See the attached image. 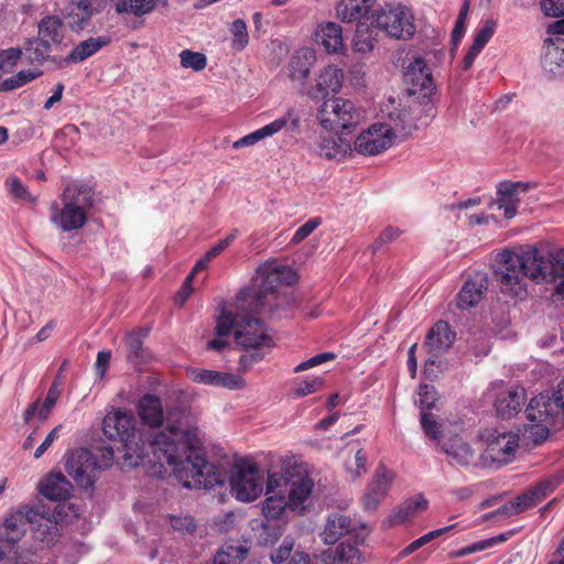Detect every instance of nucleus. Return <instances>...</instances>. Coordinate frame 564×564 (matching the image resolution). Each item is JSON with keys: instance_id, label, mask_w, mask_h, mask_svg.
I'll return each instance as SVG.
<instances>
[{"instance_id": "obj_1", "label": "nucleus", "mask_w": 564, "mask_h": 564, "mask_svg": "<svg viewBox=\"0 0 564 564\" xmlns=\"http://www.w3.org/2000/svg\"><path fill=\"white\" fill-rule=\"evenodd\" d=\"M150 446L158 459L159 469L155 473L159 475L167 465L186 488L213 489L225 484L226 473L220 466L206 460L197 429L185 424L182 413L167 417V430L156 435Z\"/></svg>"}, {"instance_id": "obj_2", "label": "nucleus", "mask_w": 564, "mask_h": 564, "mask_svg": "<svg viewBox=\"0 0 564 564\" xmlns=\"http://www.w3.org/2000/svg\"><path fill=\"white\" fill-rule=\"evenodd\" d=\"M495 261L494 275L505 295L523 299L525 278L535 283H555V293L564 294V250L546 257L536 247L527 246L518 252L503 250Z\"/></svg>"}, {"instance_id": "obj_3", "label": "nucleus", "mask_w": 564, "mask_h": 564, "mask_svg": "<svg viewBox=\"0 0 564 564\" xmlns=\"http://www.w3.org/2000/svg\"><path fill=\"white\" fill-rule=\"evenodd\" d=\"M235 307H237L235 305ZM253 311L236 312L224 310L217 318L216 334L227 336L234 332V337L238 346L246 349L241 355L239 365L243 370L251 368L256 362L264 358L263 348L274 346L273 337L263 321L249 316ZM258 313L259 311H254Z\"/></svg>"}, {"instance_id": "obj_4", "label": "nucleus", "mask_w": 564, "mask_h": 564, "mask_svg": "<svg viewBox=\"0 0 564 564\" xmlns=\"http://www.w3.org/2000/svg\"><path fill=\"white\" fill-rule=\"evenodd\" d=\"M78 516V509L72 503L58 505L52 514L53 519L46 518L37 506H23L7 514L0 525V540L17 543L30 525L36 539L51 544L58 535L57 524L67 523Z\"/></svg>"}, {"instance_id": "obj_5", "label": "nucleus", "mask_w": 564, "mask_h": 564, "mask_svg": "<svg viewBox=\"0 0 564 564\" xmlns=\"http://www.w3.org/2000/svg\"><path fill=\"white\" fill-rule=\"evenodd\" d=\"M138 421L128 411L116 410L104 417L102 431L109 440H118L121 443L122 458L129 467H137L148 463L158 465V459L151 454L148 443L142 440L137 430Z\"/></svg>"}, {"instance_id": "obj_6", "label": "nucleus", "mask_w": 564, "mask_h": 564, "mask_svg": "<svg viewBox=\"0 0 564 564\" xmlns=\"http://www.w3.org/2000/svg\"><path fill=\"white\" fill-rule=\"evenodd\" d=\"M295 281L296 273L289 265L268 261L258 267L250 284L238 293L236 306L241 311H263L268 294L281 284L291 285Z\"/></svg>"}, {"instance_id": "obj_7", "label": "nucleus", "mask_w": 564, "mask_h": 564, "mask_svg": "<svg viewBox=\"0 0 564 564\" xmlns=\"http://www.w3.org/2000/svg\"><path fill=\"white\" fill-rule=\"evenodd\" d=\"M525 416L531 423L530 434L534 442L546 440L550 429L556 424L560 416L564 422V379L552 397L541 393L532 398L525 409Z\"/></svg>"}, {"instance_id": "obj_8", "label": "nucleus", "mask_w": 564, "mask_h": 564, "mask_svg": "<svg viewBox=\"0 0 564 564\" xmlns=\"http://www.w3.org/2000/svg\"><path fill=\"white\" fill-rule=\"evenodd\" d=\"M370 20L379 31L392 39L409 40L415 32L413 15L404 6H387L375 10Z\"/></svg>"}, {"instance_id": "obj_9", "label": "nucleus", "mask_w": 564, "mask_h": 564, "mask_svg": "<svg viewBox=\"0 0 564 564\" xmlns=\"http://www.w3.org/2000/svg\"><path fill=\"white\" fill-rule=\"evenodd\" d=\"M317 119L326 130H345L357 126L362 119V113L351 100L335 97L322 104Z\"/></svg>"}, {"instance_id": "obj_10", "label": "nucleus", "mask_w": 564, "mask_h": 564, "mask_svg": "<svg viewBox=\"0 0 564 564\" xmlns=\"http://www.w3.org/2000/svg\"><path fill=\"white\" fill-rule=\"evenodd\" d=\"M264 478L256 464L241 462L231 468V495L241 502L254 501L263 491Z\"/></svg>"}, {"instance_id": "obj_11", "label": "nucleus", "mask_w": 564, "mask_h": 564, "mask_svg": "<svg viewBox=\"0 0 564 564\" xmlns=\"http://www.w3.org/2000/svg\"><path fill=\"white\" fill-rule=\"evenodd\" d=\"M394 138L395 133L390 124L377 122L356 137L351 151L364 156L378 155L392 147Z\"/></svg>"}, {"instance_id": "obj_12", "label": "nucleus", "mask_w": 564, "mask_h": 564, "mask_svg": "<svg viewBox=\"0 0 564 564\" xmlns=\"http://www.w3.org/2000/svg\"><path fill=\"white\" fill-rule=\"evenodd\" d=\"M301 117L295 108H289L281 117L234 142L235 149L253 145L281 131L294 134L300 131Z\"/></svg>"}, {"instance_id": "obj_13", "label": "nucleus", "mask_w": 564, "mask_h": 564, "mask_svg": "<svg viewBox=\"0 0 564 564\" xmlns=\"http://www.w3.org/2000/svg\"><path fill=\"white\" fill-rule=\"evenodd\" d=\"M488 393L495 398V410L503 420L517 415L527 400L524 388L509 387L502 381L491 383Z\"/></svg>"}, {"instance_id": "obj_14", "label": "nucleus", "mask_w": 564, "mask_h": 564, "mask_svg": "<svg viewBox=\"0 0 564 564\" xmlns=\"http://www.w3.org/2000/svg\"><path fill=\"white\" fill-rule=\"evenodd\" d=\"M66 471L82 488H91L97 479V455L88 449H77L66 460Z\"/></svg>"}, {"instance_id": "obj_15", "label": "nucleus", "mask_w": 564, "mask_h": 564, "mask_svg": "<svg viewBox=\"0 0 564 564\" xmlns=\"http://www.w3.org/2000/svg\"><path fill=\"white\" fill-rule=\"evenodd\" d=\"M138 411L141 420L148 424L151 427H158L162 425V423L165 421V427L153 434L149 441H148V447L153 455L152 448L150 446L153 438L159 435L162 432H165L167 430V417L174 413H182L184 415V423L187 424L191 429H195L189 424V416L183 411L180 410H173L166 412V414H163L162 403L159 397L152 395V394H145L143 395L139 403H138Z\"/></svg>"}, {"instance_id": "obj_16", "label": "nucleus", "mask_w": 564, "mask_h": 564, "mask_svg": "<svg viewBox=\"0 0 564 564\" xmlns=\"http://www.w3.org/2000/svg\"><path fill=\"white\" fill-rule=\"evenodd\" d=\"M456 338L455 332H453L447 322L438 321L429 330L425 339V346L427 348L430 358L425 361L424 372L431 375L433 367L436 364V359L447 351L453 345Z\"/></svg>"}, {"instance_id": "obj_17", "label": "nucleus", "mask_w": 564, "mask_h": 564, "mask_svg": "<svg viewBox=\"0 0 564 564\" xmlns=\"http://www.w3.org/2000/svg\"><path fill=\"white\" fill-rule=\"evenodd\" d=\"M293 469L294 473L288 470L285 477L286 481H290L289 509L292 511H304L305 502L313 491L314 481L305 474L302 466L295 465Z\"/></svg>"}, {"instance_id": "obj_18", "label": "nucleus", "mask_w": 564, "mask_h": 564, "mask_svg": "<svg viewBox=\"0 0 564 564\" xmlns=\"http://www.w3.org/2000/svg\"><path fill=\"white\" fill-rule=\"evenodd\" d=\"M394 477L395 475L392 470L388 469L383 464H379L376 468L373 480L361 500L366 510L373 511L378 508L379 503L388 495Z\"/></svg>"}, {"instance_id": "obj_19", "label": "nucleus", "mask_w": 564, "mask_h": 564, "mask_svg": "<svg viewBox=\"0 0 564 564\" xmlns=\"http://www.w3.org/2000/svg\"><path fill=\"white\" fill-rule=\"evenodd\" d=\"M441 451L446 455L451 465L468 467L475 465L478 452L465 438L455 435L441 444Z\"/></svg>"}, {"instance_id": "obj_20", "label": "nucleus", "mask_w": 564, "mask_h": 564, "mask_svg": "<svg viewBox=\"0 0 564 564\" xmlns=\"http://www.w3.org/2000/svg\"><path fill=\"white\" fill-rule=\"evenodd\" d=\"M187 376L194 382L227 388L230 390H238L245 386V381L241 376L229 372L192 368L187 370Z\"/></svg>"}, {"instance_id": "obj_21", "label": "nucleus", "mask_w": 564, "mask_h": 564, "mask_svg": "<svg viewBox=\"0 0 564 564\" xmlns=\"http://www.w3.org/2000/svg\"><path fill=\"white\" fill-rule=\"evenodd\" d=\"M518 447L519 437L517 434L501 433L488 442L485 455L492 463L503 465L511 462Z\"/></svg>"}, {"instance_id": "obj_22", "label": "nucleus", "mask_w": 564, "mask_h": 564, "mask_svg": "<svg viewBox=\"0 0 564 564\" xmlns=\"http://www.w3.org/2000/svg\"><path fill=\"white\" fill-rule=\"evenodd\" d=\"M87 220L88 214L65 203H62V206H51V223L64 232L83 228Z\"/></svg>"}, {"instance_id": "obj_23", "label": "nucleus", "mask_w": 564, "mask_h": 564, "mask_svg": "<svg viewBox=\"0 0 564 564\" xmlns=\"http://www.w3.org/2000/svg\"><path fill=\"white\" fill-rule=\"evenodd\" d=\"M111 39L109 35L89 37L79 42L66 57H54L53 62H55L59 67L82 63L105 46L109 45Z\"/></svg>"}, {"instance_id": "obj_24", "label": "nucleus", "mask_w": 564, "mask_h": 564, "mask_svg": "<svg viewBox=\"0 0 564 564\" xmlns=\"http://www.w3.org/2000/svg\"><path fill=\"white\" fill-rule=\"evenodd\" d=\"M343 70L334 65L325 66L316 79L314 87L307 94L312 99H324L329 94L337 93L343 83Z\"/></svg>"}, {"instance_id": "obj_25", "label": "nucleus", "mask_w": 564, "mask_h": 564, "mask_svg": "<svg viewBox=\"0 0 564 564\" xmlns=\"http://www.w3.org/2000/svg\"><path fill=\"white\" fill-rule=\"evenodd\" d=\"M61 200L88 214L95 203V193L91 186L83 182H72L63 189Z\"/></svg>"}, {"instance_id": "obj_26", "label": "nucleus", "mask_w": 564, "mask_h": 564, "mask_svg": "<svg viewBox=\"0 0 564 564\" xmlns=\"http://www.w3.org/2000/svg\"><path fill=\"white\" fill-rule=\"evenodd\" d=\"M488 289V279L485 273L477 272L470 276L463 285L457 297V306L462 310H468L476 306L484 297Z\"/></svg>"}, {"instance_id": "obj_27", "label": "nucleus", "mask_w": 564, "mask_h": 564, "mask_svg": "<svg viewBox=\"0 0 564 564\" xmlns=\"http://www.w3.org/2000/svg\"><path fill=\"white\" fill-rule=\"evenodd\" d=\"M543 69L553 75H564V39L556 36L544 42L542 55Z\"/></svg>"}, {"instance_id": "obj_28", "label": "nucleus", "mask_w": 564, "mask_h": 564, "mask_svg": "<svg viewBox=\"0 0 564 564\" xmlns=\"http://www.w3.org/2000/svg\"><path fill=\"white\" fill-rule=\"evenodd\" d=\"M405 80L412 86L413 93H427L434 87L431 69L423 57H415L406 67Z\"/></svg>"}, {"instance_id": "obj_29", "label": "nucleus", "mask_w": 564, "mask_h": 564, "mask_svg": "<svg viewBox=\"0 0 564 564\" xmlns=\"http://www.w3.org/2000/svg\"><path fill=\"white\" fill-rule=\"evenodd\" d=\"M73 485L61 473H52L43 477L39 482V491L42 496L53 501L66 500L70 497Z\"/></svg>"}, {"instance_id": "obj_30", "label": "nucleus", "mask_w": 564, "mask_h": 564, "mask_svg": "<svg viewBox=\"0 0 564 564\" xmlns=\"http://www.w3.org/2000/svg\"><path fill=\"white\" fill-rule=\"evenodd\" d=\"M315 151L319 156L327 160L340 161L351 151V147L340 137L323 134L316 141Z\"/></svg>"}, {"instance_id": "obj_31", "label": "nucleus", "mask_w": 564, "mask_h": 564, "mask_svg": "<svg viewBox=\"0 0 564 564\" xmlns=\"http://www.w3.org/2000/svg\"><path fill=\"white\" fill-rule=\"evenodd\" d=\"M315 59L316 56L313 50L307 47H302L297 50L292 55L289 63V76L291 80L304 85L311 73V67L314 64Z\"/></svg>"}, {"instance_id": "obj_32", "label": "nucleus", "mask_w": 564, "mask_h": 564, "mask_svg": "<svg viewBox=\"0 0 564 564\" xmlns=\"http://www.w3.org/2000/svg\"><path fill=\"white\" fill-rule=\"evenodd\" d=\"M497 23L492 19H488L484 22L481 28L476 32L471 46L463 59V69H469L478 54L486 46L489 40L492 37L496 31Z\"/></svg>"}, {"instance_id": "obj_33", "label": "nucleus", "mask_w": 564, "mask_h": 564, "mask_svg": "<svg viewBox=\"0 0 564 564\" xmlns=\"http://www.w3.org/2000/svg\"><path fill=\"white\" fill-rule=\"evenodd\" d=\"M61 375H58L52 386L50 387L46 398L43 403L39 400L33 402L24 412V420L28 422L31 417L37 413L39 417L45 420L51 411L53 410L57 399L61 395Z\"/></svg>"}, {"instance_id": "obj_34", "label": "nucleus", "mask_w": 564, "mask_h": 564, "mask_svg": "<svg viewBox=\"0 0 564 564\" xmlns=\"http://www.w3.org/2000/svg\"><path fill=\"white\" fill-rule=\"evenodd\" d=\"M352 529L351 520L340 513H333L327 518L321 536L326 544H335Z\"/></svg>"}, {"instance_id": "obj_35", "label": "nucleus", "mask_w": 564, "mask_h": 564, "mask_svg": "<svg viewBox=\"0 0 564 564\" xmlns=\"http://www.w3.org/2000/svg\"><path fill=\"white\" fill-rule=\"evenodd\" d=\"M379 30L375 23L359 21L352 39V47L355 52L367 54L370 53L378 42Z\"/></svg>"}, {"instance_id": "obj_36", "label": "nucleus", "mask_w": 564, "mask_h": 564, "mask_svg": "<svg viewBox=\"0 0 564 564\" xmlns=\"http://www.w3.org/2000/svg\"><path fill=\"white\" fill-rule=\"evenodd\" d=\"M341 28L334 23L327 22L322 24L315 32V41L322 44L329 53H338L343 48Z\"/></svg>"}, {"instance_id": "obj_37", "label": "nucleus", "mask_w": 564, "mask_h": 564, "mask_svg": "<svg viewBox=\"0 0 564 564\" xmlns=\"http://www.w3.org/2000/svg\"><path fill=\"white\" fill-rule=\"evenodd\" d=\"M376 0H341L337 15L343 22L360 21L373 7Z\"/></svg>"}, {"instance_id": "obj_38", "label": "nucleus", "mask_w": 564, "mask_h": 564, "mask_svg": "<svg viewBox=\"0 0 564 564\" xmlns=\"http://www.w3.org/2000/svg\"><path fill=\"white\" fill-rule=\"evenodd\" d=\"M39 36L51 45H59L64 40V24L56 15H46L37 24Z\"/></svg>"}, {"instance_id": "obj_39", "label": "nucleus", "mask_w": 564, "mask_h": 564, "mask_svg": "<svg viewBox=\"0 0 564 564\" xmlns=\"http://www.w3.org/2000/svg\"><path fill=\"white\" fill-rule=\"evenodd\" d=\"M250 547L242 543H226L214 555L213 564H242Z\"/></svg>"}, {"instance_id": "obj_40", "label": "nucleus", "mask_w": 564, "mask_h": 564, "mask_svg": "<svg viewBox=\"0 0 564 564\" xmlns=\"http://www.w3.org/2000/svg\"><path fill=\"white\" fill-rule=\"evenodd\" d=\"M147 329H137L126 336L127 358L133 365L143 362L148 354L143 348V338L147 337Z\"/></svg>"}, {"instance_id": "obj_41", "label": "nucleus", "mask_w": 564, "mask_h": 564, "mask_svg": "<svg viewBox=\"0 0 564 564\" xmlns=\"http://www.w3.org/2000/svg\"><path fill=\"white\" fill-rule=\"evenodd\" d=\"M429 501L421 495L409 499L389 517L391 524H401L410 520L417 511L425 510Z\"/></svg>"}, {"instance_id": "obj_42", "label": "nucleus", "mask_w": 564, "mask_h": 564, "mask_svg": "<svg viewBox=\"0 0 564 564\" xmlns=\"http://www.w3.org/2000/svg\"><path fill=\"white\" fill-rule=\"evenodd\" d=\"M158 2L159 0H119L116 3V12L142 17L151 13L158 6Z\"/></svg>"}, {"instance_id": "obj_43", "label": "nucleus", "mask_w": 564, "mask_h": 564, "mask_svg": "<svg viewBox=\"0 0 564 564\" xmlns=\"http://www.w3.org/2000/svg\"><path fill=\"white\" fill-rule=\"evenodd\" d=\"M538 503L539 500L535 498L534 494L528 489L512 501L503 505L499 511L506 516H513L523 512L524 510L530 509Z\"/></svg>"}, {"instance_id": "obj_44", "label": "nucleus", "mask_w": 564, "mask_h": 564, "mask_svg": "<svg viewBox=\"0 0 564 564\" xmlns=\"http://www.w3.org/2000/svg\"><path fill=\"white\" fill-rule=\"evenodd\" d=\"M24 51L31 63L42 64L50 58L51 44L40 37L29 39L25 42Z\"/></svg>"}, {"instance_id": "obj_45", "label": "nucleus", "mask_w": 564, "mask_h": 564, "mask_svg": "<svg viewBox=\"0 0 564 564\" xmlns=\"http://www.w3.org/2000/svg\"><path fill=\"white\" fill-rule=\"evenodd\" d=\"M42 75L41 70L25 69L0 83V91H9L24 86Z\"/></svg>"}, {"instance_id": "obj_46", "label": "nucleus", "mask_w": 564, "mask_h": 564, "mask_svg": "<svg viewBox=\"0 0 564 564\" xmlns=\"http://www.w3.org/2000/svg\"><path fill=\"white\" fill-rule=\"evenodd\" d=\"M285 508H289L285 497L283 495H272L263 501L262 513L267 519L275 520L282 516Z\"/></svg>"}, {"instance_id": "obj_47", "label": "nucleus", "mask_w": 564, "mask_h": 564, "mask_svg": "<svg viewBox=\"0 0 564 564\" xmlns=\"http://www.w3.org/2000/svg\"><path fill=\"white\" fill-rule=\"evenodd\" d=\"M230 32L232 35L231 39V47L237 52L243 51L249 43V34L247 30V24L242 19H236L232 21L230 26Z\"/></svg>"}, {"instance_id": "obj_48", "label": "nucleus", "mask_w": 564, "mask_h": 564, "mask_svg": "<svg viewBox=\"0 0 564 564\" xmlns=\"http://www.w3.org/2000/svg\"><path fill=\"white\" fill-rule=\"evenodd\" d=\"M529 184L522 182H501L497 187L498 200H519L517 194L527 192Z\"/></svg>"}, {"instance_id": "obj_49", "label": "nucleus", "mask_w": 564, "mask_h": 564, "mask_svg": "<svg viewBox=\"0 0 564 564\" xmlns=\"http://www.w3.org/2000/svg\"><path fill=\"white\" fill-rule=\"evenodd\" d=\"M181 65L195 72L203 70L207 65L206 56L202 53L184 50L180 54Z\"/></svg>"}, {"instance_id": "obj_50", "label": "nucleus", "mask_w": 564, "mask_h": 564, "mask_svg": "<svg viewBox=\"0 0 564 564\" xmlns=\"http://www.w3.org/2000/svg\"><path fill=\"white\" fill-rule=\"evenodd\" d=\"M335 558L340 564H360L359 550L350 544L340 543L336 550Z\"/></svg>"}, {"instance_id": "obj_51", "label": "nucleus", "mask_w": 564, "mask_h": 564, "mask_svg": "<svg viewBox=\"0 0 564 564\" xmlns=\"http://www.w3.org/2000/svg\"><path fill=\"white\" fill-rule=\"evenodd\" d=\"M22 50L19 47H10L7 50L0 51V70L2 72H11L13 67L18 64L19 59L22 56Z\"/></svg>"}, {"instance_id": "obj_52", "label": "nucleus", "mask_w": 564, "mask_h": 564, "mask_svg": "<svg viewBox=\"0 0 564 564\" xmlns=\"http://www.w3.org/2000/svg\"><path fill=\"white\" fill-rule=\"evenodd\" d=\"M367 455L362 449H358L352 459L346 462V470L351 475V479H356L362 473H366Z\"/></svg>"}, {"instance_id": "obj_53", "label": "nucleus", "mask_w": 564, "mask_h": 564, "mask_svg": "<svg viewBox=\"0 0 564 564\" xmlns=\"http://www.w3.org/2000/svg\"><path fill=\"white\" fill-rule=\"evenodd\" d=\"M436 390L433 386L430 384H421L419 389V400L415 401L416 404L422 410H431L435 406V402L437 401Z\"/></svg>"}, {"instance_id": "obj_54", "label": "nucleus", "mask_w": 564, "mask_h": 564, "mask_svg": "<svg viewBox=\"0 0 564 564\" xmlns=\"http://www.w3.org/2000/svg\"><path fill=\"white\" fill-rule=\"evenodd\" d=\"M294 542L286 536L278 549L271 552L270 558L273 564H282L288 561L292 554Z\"/></svg>"}, {"instance_id": "obj_55", "label": "nucleus", "mask_w": 564, "mask_h": 564, "mask_svg": "<svg viewBox=\"0 0 564 564\" xmlns=\"http://www.w3.org/2000/svg\"><path fill=\"white\" fill-rule=\"evenodd\" d=\"M6 185L12 197L29 202L33 200L31 194L28 192L26 187L22 184L19 177L10 176L6 181Z\"/></svg>"}, {"instance_id": "obj_56", "label": "nucleus", "mask_w": 564, "mask_h": 564, "mask_svg": "<svg viewBox=\"0 0 564 564\" xmlns=\"http://www.w3.org/2000/svg\"><path fill=\"white\" fill-rule=\"evenodd\" d=\"M421 425L424 433L433 438L437 440L442 433L441 424L436 421L435 416L432 413L422 412L421 414Z\"/></svg>"}, {"instance_id": "obj_57", "label": "nucleus", "mask_w": 564, "mask_h": 564, "mask_svg": "<svg viewBox=\"0 0 564 564\" xmlns=\"http://www.w3.org/2000/svg\"><path fill=\"white\" fill-rule=\"evenodd\" d=\"M558 485V481L556 478H546L534 486L530 487L529 489L534 494L535 498L540 501H542L546 496H549Z\"/></svg>"}, {"instance_id": "obj_58", "label": "nucleus", "mask_w": 564, "mask_h": 564, "mask_svg": "<svg viewBox=\"0 0 564 564\" xmlns=\"http://www.w3.org/2000/svg\"><path fill=\"white\" fill-rule=\"evenodd\" d=\"M238 229H232L230 234L225 238L219 240L215 246H213L207 252L204 254L209 261L214 258L218 257L223 251H225L231 242L237 238Z\"/></svg>"}, {"instance_id": "obj_59", "label": "nucleus", "mask_w": 564, "mask_h": 564, "mask_svg": "<svg viewBox=\"0 0 564 564\" xmlns=\"http://www.w3.org/2000/svg\"><path fill=\"white\" fill-rule=\"evenodd\" d=\"M171 527L182 533H191L195 530L196 524L189 516H174L170 519Z\"/></svg>"}, {"instance_id": "obj_60", "label": "nucleus", "mask_w": 564, "mask_h": 564, "mask_svg": "<svg viewBox=\"0 0 564 564\" xmlns=\"http://www.w3.org/2000/svg\"><path fill=\"white\" fill-rule=\"evenodd\" d=\"M323 386L322 378H313L311 380H304L299 383L297 388L294 391L295 397L302 398L318 391Z\"/></svg>"}, {"instance_id": "obj_61", "label": "nucleus", "mask_w": 564, "mask_h": 564, "mask_svg": "<svg viewBox=\"0 0 564 564\" xmlns=\"http://www.w3.org/2000/svg\"><path fill=\"white\" fill-rule=\"evenodd\" d=\"M321 225V220L318 218H312L303 224L297 230L294 232L292 237L293 243H299L308 237L318 226Z\"/></svg>"}, {"instance_id": "obj_62", "label": "nucleus", "mask_w": 564, "mask_h": 564, "mask_svg": "<svg viewBox=\"0 0 564 564\" xmlns=\"http://www.w3.org/2000/svg\"><path fill=\"white\" fill-rule=\"evenodd\" d=\"M401 235V230L394 227H387L378 239L372 243V252H377L383 245L395 240Z\"/></svg>"}, {"instance_id": "obj_63", "label": "nucleus", "mask_w": 564, "mask_h": 564, "mask_svg": "<svg viewBox=\"0 0 564 564\" xmlns=\"http://www.w3.org/2000/svg\"><path fill=\"white\" fill-rule=\"evenodd\" d=\"M70 20L68 21V25L72 31L80 32L86 30L90 25L91 17L87 14H83L76 11H72L69 13Z\"/></svg>"}, {"instance_id": "obj_64", "label": "nucleus", "mask_w": 564, "mask_h": 564, "mask_svg": "<svg viewBox=\"0 0 564 564\" xmlns=\"http://www.w3.org/2000/svg\"><path fill=\"white\" fill-rule=\"evenodd\" d=\"M541 8L549 17L564 15V0H542Z\"/></svg>"}]
</instances>
